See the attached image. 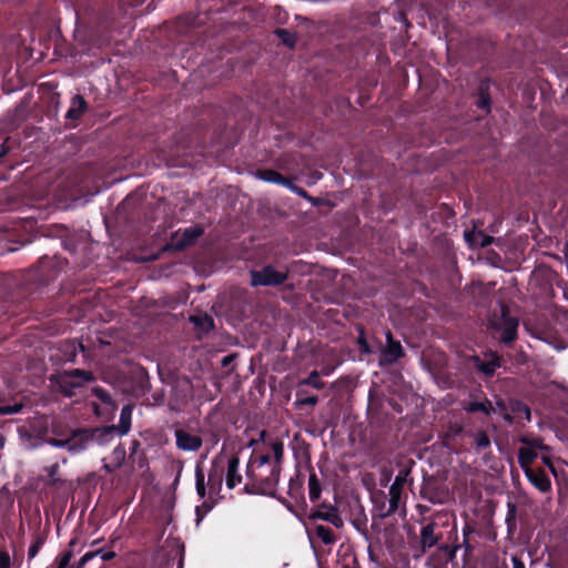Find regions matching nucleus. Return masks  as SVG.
I'll use <instances>...</instances> for the list:
<instances>
[{
	"mask_svg": "<svg viewBox=\"0 0 568 568\" xmlns=\"http://www.w3.org/2000/svg\"><path fill=\"white\" fill-rule=\"evenodd\" d=\"M67 265V261L59 255H43L26 271L14 292L8 294L2 302V308L9 316H17L31 307V302L39 296L42 290L53 282Z\"/></svg>",
	"mask_w": 568,
	"mask_h": 568,
	"instance_id": "1",
	"label": "nucleus"
},
{
	"mask_svg": "<svg viewBox=\"0 0 568 568\" xmlns=\"http://www.w3.org/2000/svg\"><path fill=\"white\" fill-rule=\"evenodd\" d=\"M237 6L239 0H201L196 23H220L223 29L227 26H248L252 22V10L245 6L237 9Z\"/></svg>",
	"mask_w": 568,
	"mask_h": 568,
	"instance_id": "2",
	"label": "nucleus"
},
{
	"mask_svg": "<svg viewBox=\"0 0 568 568\" xmlns=\"http://www.w3.org/2000/svg\"><path fill=\"white\" fill-rule=\"evenodd\" d=\"M284 456V446L282 442H274L268 453H253L246 469H252L254 475L263 474V477L272 480V490L276 493V486L280 481L282 471V460Z\"/></svg>",
	"mask_w": 568,
	"mask_h": 568,
	"instance_id": "3",
	"label": "nucleus"
},
{
	"mask_svg": "<svg viewBox=\"0 0 568 568\" xmlns=\"http://www.w3.org/2000/svg\"><path fill=\"white\" fill-rule=\"evenodd\" d=\"M94 379L93 373L85 369L74 368L63 371L51 377V382L57 389L65 397H72L77 390L81 388L87 382Z\"/></svg>",
	"mask_w": 568,
	"mask_h": 568,
	"instance_id": "4",
	"label": "nucleus"
},
{
	"mask_svg": "<svg viewBox=\"0 0 568 568\" xmlns=\"http://www.w3.org/2000/svg\"><path fill=\"white\" fill-rule=\"evenodd\" d=\"M519 320L513 316L506 304H500V315L493 321V328L499 332V341L505 345L513 344L518 337Z\"/></svg>",
	"mask_w": 568,
	"mask_h": 568,
	"instance_id": "5",
	"label": "nucleus"
},
{
	"mask_svg": "<svg viewBox=\"0 0 568 568\" xmlns=\"http://www.w3.org/2000/svg\"><path fill=\"white\" fill-rule=\"evenodd\" d=\"M251 282L253 287L257 286H272L276 287L282 285L288 278V272L277 271L272 264L262 266L260 270H252L250 272Z\"/></svg>",
	"mask_w": 568,
	"mask_h": 568,
	"instance_id": "6",
	"label": "nucleus"
},
{
	"mask_svg": "<svg viewBox=\"0 0 568 568\" xmlns=\"http://www.w3.org/2000/svg\"><path fill=\"white\" fill-rule=\"evenodd\" d=\"M423 499L432 504H444L449 499V489L445 480L435 476L425 477L420 487Z\"/></svg>",
	"mask_w": 568,
	"mask_h": 568,
	"instance_id": "7",
	"label": "nucleus"
},
{
	"mask_svg": "<svg viewBox=\"0 0 568 568\" xmlns=\"http://www.w3.org/2000/svg\"><path fill=\"white\" fill-rule=\"evenodd\" d=\"M204 230L200 225H192L183 230L180 229L171 235L170 241L166 244V248L174 252L184 251L185 248L194 245L196 240L202 236Z\"/></svg>",
	"mask_w": 568,
	"mask_h": 568,
	"instance_id": "8",
	"label": "nucleus"
},
{
	"mask_svg": "<svg viewBox=\"0 0 568 568\" xmlns=\"http://www.w3.org/2000/svg\"><path fill=\"white\" fill-rule=\"evenodd\" d=\"M317 520L326 521L336 529L344 527V519L342 518L338 508L332 504L322 503L311 508L306 524H314Z\"/></svg>",
	"mask_w": 568,
	"mask_h": 568,
	"instance_id": "9",
	"label": "nucleus"
},
{
	"mask_svg": "<svg viewBox=\"0 0 568 568\" xmlns=\"http://www.w3.org/2000/svg\"><path fill=\"white\" fill-rule=\"evenodd\" d=\"M91 394L100 400V403H92L94 415L105 420L112 419L118 409V404L112 395L101 386H94Z\"/></svg>",
	"mask_w": 568,
	"mask_h": 568,
	"instance_id": "10",
	"label": "nucleus"
},
{
	"mask_svg": "<svg viewBox=\"0 0 568 568\" xmlns=\"http://www.w3.org/2000/svg\"><path fill=\"white\" fill-rule=\"evenodd\" d=\"M415 465L414 460H409L407 465L400 467L396 475L393 484L389 487L388 495L390 496V511H397L399 509L403 490L410 475L412 467Z\"/></svg>",
	"mask_w": 568,
	"mask_h": 568,
	"instance_id": "11",
	"label": "nucleus"
},
{
	"mask_svg": "<svg viewBox=\"0 0 568 568\" xmlns=\"http://www.w3.org/2000/svg\"><path fill=\"white\" fill-rule=\"evenodd\" d=\"M460 545L450 547L448 544L437 546L427 557V568H448V564H454L456 552L460 548Z\"/></svg>",
	"mask_w": 568,
	"mask_h": 568,
	"instance_id": "12",
	"label": "nucleus"
},
{
	"mask_svg": "<svg viewBox=\"0 0 568 568\" xmlns=\"http://www.w3.org/2000/svg\"><path fill=\"white\" fill-rule=\"evenodd\" d=\"M406 355L399 341L395 339L392 332H386V344L381 345L379 364L393 365Z\"/></svg>",
	"mask_w": 568,
	"mask_h": 568,
	"instance_id": "13",
	"label": "nucleus"
},
{
	"mask_svg": "<svg viewBox=\"0 0 568 568\" xmlns=\"http://www.w3.org/2000/svg\"><path fill=\"white\" fill-rule=\"evenodd\" d=\"M248 483L244 486V491L248 495H266L276 497V493L272 490V480L263 477V474L254 475L253 470L246 469Z\"/></svg>",
	"mask_w": 568,
	"mask_h": 568,
	"instance_id": "14",
	"label": "nucleus"
},
{
	"mask_svg": "<svg viewBox=\"0 0 568 568\" xmlns=\"http://www.w3.org/2000/svg\"><path fill=\"white\" fill-rule=\"evenodd\" d=\"M438 525L430 520L420 528L419 548L422 554H426L429 549L437 546L442 539V532L437 531Z\"/></svg>",
	"mask_w": 568,
	"mask_h": 568,
	"instance_id": "15",
	"label": "nucleus"
},
{
	"mask_svg": "<svg viewBox=\"0 0 568 568\" xmlns=\"http://www.w3.org/2000/svg\"><path fill=\"white\" fill-rule=\"evenodd\" d=\"M224 474V456L219 454L212 462V467L207 475V487L210 494H217L222 488Z\"/></svg>",
	"mask_w": 568,
	"mask_h": 568,
	"instance_id": "16",
	"label": "nucleus"
},
{
	"mask_svg": "<svg viewBox=\"0 0 568 568\" xmlns=\"http://www.w3.org/2000/svg\"><path fill=\"white\" fill-rule=\"evenodd\" d=\"M175 445L183 452H197L203 444L200 436L193 435L185 429L176 428L174 432Z\"/></svg>",
	"mask_w": 568,
	"mask_h": 568,
	"instance_id": "17",
	"label": "nucleus"
},
{
	"mask_svg": "<svg viewBox=\"0 0 568 568\" xmlns=\"http://www.w3.org/2000/svg\"><path fill=\"white\" fill-rule=\"evenodd\" d=\"M69 452L77 454L87 449L91 445L89 427L75 428L68 437Z\"/></svg>",
	"mask_w": 568,
	"mask_h": 568,
	"instance_id": "18",
	"label": "nucleus"
},
{
	"mask_svg": "<svg viewBox=\"0 0 568 568\" xmlns=\"http://www.w3.org/2000/svg\"><path fill=\"white\" fill-rule=\"evenodd\" d=\"M91 444L99 446L109 445L119 433L116 432L115 425L89 427Z\"/></svg>",
	"mask_w": 568,
	"mask_h": 568,
	"instance_id": "19",
	"label": "nucleus"
},
{
	"mask_svg": "<svg viewBox=\"0 0 568 568\" xmlns=\"http://www.w3.org/2000/svg\"><path fill=\"white\" fill-rule=\"evenodd\" d=\"M469 359L474 367L487 378L493 377L496 369L501 365L500 357L495 353H491L487 361L481 359L478 355H473Z\"/></svg>",
	"mask_w": 568,
	"mask_h": 568,
	"instance_id": "20",
	"label": "nucleus"
},
{
	"mask_svg": "<svg viewBox=\"0 0 568 568\" xmlns=\"http://www.w3.org/2000/svg\"><path fill=\"white\" fill-rule=\"evenodd\" d=\"M308 537L312 538V535L316 536L325 546L334 545L337 540V537L333 529L322 524H305Z\"/></svg>",
	"mask_w": 568,
	"mask_h": 568,
	"instance_id": "21",
	"label": "nucleus"
},
{
	"mask_svg": "<svg viewBox=\"0 0 568 568\" xmlns=\"http://www.w3.org/2000/svg\"><path fill=\"white\" fill-rule=\"evenodd\" d=\"M525 475L528 478V480L531 483V485H534L539 491H541V493L550 491L551 480L544 469L531 468V469L525 471Z\"/></svg>",
	"mask_w": 568,
	"mask_h": 568,
	"instance_id": "22",
	"label": "nucleus"
},
{
	"mask_svg": "<svg viewBox=\"0 0 568 568\" xmlns=\"http://www.w3.org/2000/svg\"><path fill=\"white\" fill-rule=\"evenodd\" d=\"M240 458L237 454H233L227 459V469L225 474V481L229 489L235 488L242 481V475L239 471Z\"/></svg>",
	"mask_w": 568,
	"mask_h": 568,
	"instance_id": "23",
	"label": "nucleus"
},
{
	"mask_svg": "<svg viewBox=\"0 0 568 568\" xmlns=\"http://www.w3.org/2000/svg\"><path fill=\"white\" fill-rule=\"evenodd\" d=\"M374 507L378 510L381 518H386L394 515L396 511H390V496L384 490H376L372 495Z\"/></svg>",
	"mask_w": 568,
	"mask_h": 568,
	"instance_id": "24",
	"label": "nucleus"
},
{
	"mask_svg": "<svg viewBox=\"0 0 568 568\" xmlns=\"http://www.w3.org/2000/svg\"><path fill=\"white\" fill-rule=\"evenodd\" d=\"M477 106L480 110L490 112L491 98H490V79L485 78L480 80L479 85L477 88Z\"/></svg>",
	"mask_w": 568,
	"mask_h": 568,
	"instance_id": "25",
	"label": "nucleus"
},
{
	"mask_svg": "<svg viewBox=\"0 0 568 568\" xmlns=\"http://www.w3.org/2000/svg\"><path fill=\"white\" fill-rule=\"evenodd\" d=\"M87 110L88 103L85 99L80 94H75L71 99L70 106L65 113V119L70 121H78L81 119V116L85 113Z\"/></svg>",
	"mask_w": 568,
	"mask_h": 568,
	"instance_id": "26",
	"label": "nucleus"
},
{
	"mask_svg": "<svg viewBox=\"0 0 568 568\" xmlns=\"http://www.w3.org/2000/svg\"><path fill=\"white\" fill-rule=\"evenodd\" d=\"M463 408H464V410H466L469 414L480 412L487 416L491 415L495 412V408L493 407L491 402L487 397H484L483 400H476V399L469 400L464 404Z\"/></svg>",
	"mask_w": 568,
	"mask_h": 568,
	"instance_id": "27",
	"label": "nucleus"
},
{
	"mask_svg": "<svg viewBox=\"0 0 568 568\" xmlns=\"http://www.w3.org/2000/svg\"><path fill=\"white\" fill-rule=\"evenodd\" d=\"M190 322L194 325V328L202 334H207L214 329V320L211 315L204 313L199 315H191Z\"/></svg>",
	"mask_w": 568,
	"mask_h": 568,
	"instance_id": "28",
	"label": "nucleus"
},
{
	"mask_svg": "<svg viewBox=\"0 0 568 568\" xmlns=\"http://www.w3.org/2000/svg\"><path fill=\"white\" fill-rule=\"evenodd\" d=\"M304 480L305 476L300 471L290 479L288 495L295 500H304Z\"/></svg>",
	"mask_w": 568,
	"mask_h": 568,
	"instance_id": "29",
	"label": "nucleus"
},
{
	"mask_svg": "<svg viewBox=\"0 0 568 568\" xmlns=\"http://www.w3.org/2000/svg\"><path fill=\"white\" fill-rule=\"evenodd\" d=\"M509 413L516 418H524L527 422L531 420V410L529 406L520 399L511 398L509 400Z\"/></svg>",
	"mask_w": 568,
	"mask_h": 568,
	"instance_id": "30",
	"label": "nucleus"
},
{
	"mask_svg": "<svg viewBox=\"0 0 568 568\" xmlns=\"http://www.w3.org/2000/svg\"><path fill=\"white\" fill-rule=\"evenodd\" d=\"M258 176L265 182L275 183L285 187L290 184L291 181V178L284 176L280 172L272 169L260 170Z\"/></svg>",
	"mask_w": 568,
	"mask_h": 568,
	"instance_id": "31",
	"label": "nucleus"
},
{
	"mask_svg": "<svg viewBox=\"0 0 568 568\" xmlns=\"http://www.w3.org/2000/svg\"><path fill=\"white\" fill-rule=\"evenodd\" d=\"M132 412L133 406L132 405H125L121 409L120 414V420L119 425L115 426L116 432L119 435H126L131 429V423H132Z\"/></svg>",
	"mask_w": 568,
	"mask_h": 568,
	"instance_id": "32",
	"label": "nucleus"
},
{
	"mask_svg": "<svg viewBox=\"0 0 568 568\" xmlns=\"http://www.w3.org/2000/svg\"><path fill=\"white\" fill-rule=\"evenodd\" d=\"M537 458V453L531 448L521 447L518 450V464L525 471L531 469V464Z\"/></svg>",
	"mask_w": 568,
	"mask_h": 568,
	"instance_id": "33",
	"label": "nucleus"
},
{
	"mask_svg": "<svg viewBox=\"0 0 568 568\" xmlns=\"http://www.w3.org/2000/svg\"><path fill=\"white\" fill-rule=\"evenodd\" d=\"M8 402L7 398L0 394V416L2 415H13L20 413L24 404L22 402H17L16 399Z\"/></svg>",
	"mask_w": 568,
	"mask_h": 568,
	"instance_id": "34",
	"label": "nucleus"
},
{
	"mask_svg": "<svg viewBox=\"0 0 568 568\" xmlns=\"http://www.w3.org/2000/svg\"><path fill=\"white\" fill-rule=\"evenodd\" d=\"M275 37L287 48L293 49L296 44V33L284 28H276L274 30Z\"/></svg>",
	"mask_w": 568,
	"mask_h": 568,
	"instance_id": "35",
	"label": "nucleus"
},
{
	"mask_svg": "<svg viewBox=\"0 0 568 568\" xmlns=\"http://www.w3.org/2000/svg\"><path fill=\"white\" fill-rule=\"evenodd\" d=\"M322 494V485L317 475L312 470L308 478V496L312 503L320 499Z\"/></svg>",
	"mask_w": 568,
	"mask_h": 568,
	"instance_id": "36",
	"label": "nucleus"
},
{
	"mask_svg": "<svg viewBox=\"0 0 568 568\" xmlns=\"http://www.w3.org/2000/svg\"><path fill=\"white\" fill-rule=\"evenodd\" d=\"M318 403V396L316 395H306V390L303 389L301 386L296 390V400L294 403V406L296 408H301L303 406H315Z\"/></svg>",
	"mask_w": 568,
	"mask_h": 568,
	"instance_id": "37",
	"label": "nucleus"
},
{
	"mask_svg": "<svg viewBox=\"0 0 568 568\" xmlns=\"http://www.w3.org/2000/svg\"><path fill=\"white\" fill-rule=\"evenodd\" d=\"M195 488L200 498H204L206 495V484L203 467L200 463L195 466Z\"/></svg>",
	"mask_w": 568,
	"mask_h": 568,
	"instance_id": "38",
	"label": "nucleus"
},
{
	"mask_svg": "<svg viewBox=\"0 0 568 568\" xmlns=\"http://www.w3.org/2000/svg\"><path fill=\"white\" fill-rule=\"evenodd\" d=\"M304 385L312 386L316 389H323L325 383L322 381L317 371H312L306 378L300 382L301 387H303Z\"/></svg>",
	"mask_w": 568,
	"mask_h": 568,
	"instance_id": "39",
	"label": "nucleus"
},
{
	"mask_svg": "<svg viewBox=\"0 0 568 568\" xmlns=\"http://www.w3.org/2000/svg\"><path fill=\"white\" fill-rule=\"evenodd\" d=\"M47 536L38 532L34 536L33 541L31 542L29 549H28V558L33 559L40 551L41 547L45 542Z\"/></svg>",
	"mask_w": 568,
	"mask_h": 568,
	"instance_id": "40",
	"label": "nucleus"
},
{
	"mask_svg": "<svg viewBox=\"0 0 568 568\" xmlns=\"http://www.w3.org/2000/svg\"><path fill=\"white\" fill-rule=\"evenodd\" d=\"M357 331H358V337H357L356 343L358 345L361 353L367 354V355L372 354L373 349L366 339L364 327L361 325L357 327Z\"/></svg>",
	"mask_w": 568,
	"mask_h": 568,
	"instance_id": "41",
	"label": "nucleus"
},
{
	"mask_svg": "<svg viewBox=\"0 0 568 568\" xmlns=\"http://www.w3.org/2000/svg\"><path fill=\"white\" fill-rule=\"evenodd\" d=\"M84 352V345L81 342L71 341L65 344V353L68 355V361L74 362L77 356V351Z\"/></svg>",
	"mask_w": 568,
	"mask_h": 568,
	"instance_id": "42",
	"label": "nucleus"
},
{
	"mask_svg": "<svg viewBox=\"0 0 568 568\" xmlns=\"http://www.w3.org/2000/svg\"><path fill=\"white\" fill-rule=\"evenodd\" d=\"M475 446L478 450H485L490 447V437L485 430H478L475 434Z\"/></svg>",
	"mask_w": 568,
	"mask_h": 568,
	"instance_id": "43",
	"label": "nucleus"
},
{
	"mask_svg": "<svg viewBox=\"0 0 568 568\" xmlns=\"http://www.w3.org/2000/svg\"><path fill=\"white\" fill-rule=\"evenodd\" d=\"M496 407L503 415V418L505 419V422H507L508 424L514 423V416H511L509 413V402L506 403L505 400L499 399L496 402Z\"/></svg>",
	"mask_w": 568,
	"mask_h": 568,
	"instance_id": "44",
	"label": "nucleus"
},
{
	"mask_svg": "<svg viewBox=\"0 0 568 568\" xmlns=\"http://www.w3.org/2000/svg\"><path fill=\"white\" fill-rule=\"evenodd\" d=\"M214 504L211 501H203L201 505L196 506L195 508V515H196V521L200 523L205 515L212 510Z\"/></svg>",
	"mask_w": 568,
	"mask_h": 568,
	"instance_id": "45",
	"label": "nucleus"
},
{
	"mask_svg": "<svg viewBox=\"0 0 568 568\" xmlns=\"http://www.w3.org/2000/svg\"><path fill=\"white\" fill-rule=\"evenodd\" d=\"M520 443L528 446L527 448L531 449H547V446L542 443L540 438H528V437H521Z\"/></svg>",
	"mask_w": 568,
	"mask_h": 568,
	"instance_id": "46",
	"label": "nucleus"
},
{
	"mask_svg": "<svg viewBox=\"0 0 568 568\" xmlns=\"http://www.w3.org/2000/svg\"><path fill=\"white\" fill-rule=\"evenodd\" d=\"M48 477H49V484L51 485H55L57 483L60 481V479L57 477L58 475V471H59V464L58 463H54L48 467L44 468Z\"/></svg>",
	"mask_w": 568,
	"mask_h": 568,
	"instance_id": "47",
	"label": "nucleus"
},
{
	"mask_svg": "<svg viewBox=\"0 0 568 568\" xmlns=\"http://www.w3.org/2000/svg\"><path fill=\"white\" fill-rule=\"evenodd\" d=\"M112 456L115 462V467H121L125 458L124 447L121 444H119L116 447H114Z\"/></svg>",
	"mask_w": 568,
	"mask_h": 568,
	"instance_id": "48",
	"label": "nucleus"
},
{
	"mask_svg": "<svg viewBox=\"0 0 568 568\" xmlns=\"http://www.w3.org/2000/svg\"><path fill=\"white\" fill-rule=\"evenodd\" d=\"M100 551H88L70 568H83L90 560L95 558Z\"/></svg>",
	"mask_w": 568,
	"mask_h": 568,
	"instance_id": "49",
	"label": "nucleus"
},
{
	"mask_svg": "<svg viewBox=\"0 0 568 568\" xmlns=\"http://www.w3.org/2000/svg\"><path fill=\"white\" fill-rule=\"evenodd\" d=\"M73 557L72 550H64L58 558V568H68Z\"/></svg>",
	"mask_w": 568,
	"mask_h": 568,
	"instance_id": "50",
	"label": "nucleus"
},
{
	"mask_svg": "<svg viewBox=\"0 0 568 568\" xmlns=\"http://www.w3.org/2000/svg\"><path fill=\"white\" fill-rule=\"evenodd\" d=\"M473 531L474 530L468 525H466L463 528L464 540L462 546L465 548L464 557H466L473 551V546L468 541V535L471 534Z\"/></svg>",
	"mask_w": 568,
	"mask_h": 568,
	"instance_id": "51",
	"label": "nucleus"
},
{
	"mask_svg": "<svg viewBox=\"0 0 568 568\" xmlns=\"http://www.w3.org/2000/svg\"><path fill=\"white\" fill-rule=\"evenodd\" d=\"M286 189L291 190L293 193H295L296 195H298L303 199H307L310 201L313 200L303 187L293 183V179H291L290 184L286 186Z\"/></svg>",
	"mask_w": 568,
	"mask_h": 568,
	"instance_id": "52",
	"label": "nucleus"
},
{
	"mask_svg": "<svg viewBox=\"0 0 568 568\" xmlns=\"http://www.w3.org/2000/svg\"><path fill=\"white\" fill-rule=\"evenodd\" d=\"M341 568H362V566L355 556H351L342 559Z\"/></svg>",
	"mask_w": 568,
	"mask_h": 568,
	"instance_id": "53",
	"label": "nucleus"
},
{
	"mask_svg": "<svg viewBox=\"0 0 568 568\" xmlns=\"http://www.w3.org/2000/svg\"><path fill=\"white\" fill-rule=\"evenodd\" d=\"M50 445L57 448H67L69 450V443L68 438L65 439H59V438H52L49 440Z\"/></svg>",
	"mask_w": 568,
	"mask_h": 568,
	"instance_id": "54",
	"label": "nucleus"
},
{
	"mask_svg": "<svg viewBox=\"0 0 568 568\" xmlns=\"http://www.w3.org/2000/svg\"><path fill=\"white\" fill-rule=\"evenodd\" d=\"M97 551H100L98 554V556H100L103 561H110V560L114 559L116 556V554L112 550L104 551L103 549H98Z\"/></svg>",
	"mask_w": 568,
	"mask_h": 568,
	"instance_id": "55",
	"label": "nucleus"
},
{
	"mask_svg": "<svg viewBox=\"0 0 568 568\" xmlns=\"http://www.w3.org/2000/svg\"><path fill=\"white\" fill-rule=\"evenodd\" d=\"M0 568H10V556L7 551H0Z\"/></svg>",
	"mask_w": 568,
	"mask_h": 568,
	"instance_id": "56",
	"label": "nucleus"
},
{
	"mask_svg": "<svg viewBox=\"0 0 568 568\" xmlns=\"http://www.w3.org/2000/svg\"><path fill=\"white\" fill-rule=\"evenodd\" d=\"M237 357L236 353L229 354L221 359L222 367H229Z\"/></svg>",
	"mask_w": 568,
	"mask_h": 568,
	"instance_id": "57",
	"label": "nucleus"
},
{
	"mask_svg": "<svg viewBox=\"0 0 568 568\" xmlns=\"http://www.w3.org/2000/svg\"><path fill=\"white\" fill-rule=\"evenodd\" d=\"M515 516H516V506L511 503H508V511H507V516H506V523L509 525L510 521L515 520Z\"/></svg>",
	"mask_w": 568,
	"mask_h": 568,
	"instance_id": "58",
	"label": "nucleus"
},
{
	"mask_svg": "<svg viewBox=\"0 0 568 568\" xmlns=\"http://www.w3.org/2000/svg\"><path fill=\"white\" fill-rule=\"evenodd\" d=\"M479 236L481 237L480 246L485 247L489 245L493 242V237L483 233H479Z\"/></svg>",
	"mask_w": 568,
	"mask_h": 568,
	"instance_id": "59",
	"label": "nucleus"
},
{
	"mask_svg": "<svg viewBox=\"0 0 568 568\" xmlns=\"http://www.w3.org/2000/svg\"><path fill=\"white\" fill-rule=\"evenodd\" d=\"M511 562L514 568H526L524 561L517 556H513Z\"/></svg>",
	"mask_w": 568,
	"mask_h": 568,
	"instance_id": "60",
	"label": "nucleus"
},
{
	"mask_svg": "<svg viewBox=\"0 0 568 568\" xmlns=\"http://www.w3.org/2000/svg\"><path fill=\"white\" fill-rule=\"evenodd\" d=\"M290 511L294 513L293 505L284 497H276Z\"/></svg>",
	"mask_w": 568,
	"mask_h": 568,
	"instance_id": "61",
	"label": "nucleus"
},
{
	"mask_svg": "<svg viewBox=\"0 0 568 568\" xmlns=\"http://www.w3.org/2000/svg\"><path fill=\"white\" fill-rule=\"evenodd\" d=\"M8 152H9V146L7 145V141H4L0 145V159L3 158Z\"/></svg>",
	"mask_w": 568,
	"mask_h": 568,
	"instance_id": "62",
	"label": "nucleus"
},
{
	"mask_svg": "<svg viewBox=\"0 0 568 568\" xmlns=\"http://www.w3.org/2000/svg\"><path fill=\"white\" fill-rule=\"evenodd\" d=\"M542 462L546 466H548L552 471H555V468H554V465H552V462L549 457L547 456H544L542 457Z\"/></svg>",
	"mask_w": 568,
	"mask_h": 568,
	"instance_id": "63",
	"label": "nucleus"
},
{
	"mask_svg": "<svg viewBox=\"0 0 568 568\" xmlns=\"http://www.w3.org/2000/svg\"><path fill=\"white\" fill-rule=\"evenodd\" d=\"M103 468H104L108 473H112V471H114L115 469H118L119 467H115V464H114V465L104 464Z\"/></svg>",
	"mask_w": 568,
	"mask_h": 568,
	"instance_id": "64",
	"label": "nucleus"
}]
</instances>
